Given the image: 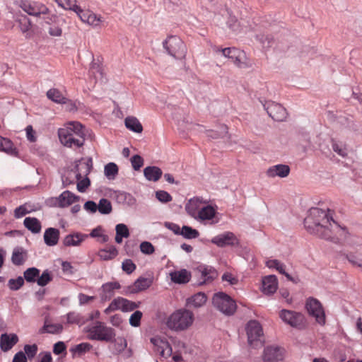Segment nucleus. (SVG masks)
<instances>
[{"label": "nucleus", "mask_w": 362, "mask_h": 362, "mask_svg": "<svg viewBox=\"0 0 362 362\" xmlns=\"http://www.w3.org/2000/svg\"><path fill=\"white\" fill-rule=\"evenodd\" d=\"M333 211L327 209L312 208L308 216L304 219L307 230L322 238L334 243H340L350 246L361 245V239L350 234L346 227L341 226L333 219Z\"/></svg>", "instance_id": "obj_1"}, {"label": "nucleus", "mask_w": 362, "mask_h": 362, "mask_svg": "<svg viewBox=\"0 0 362 362\" xmlns=\"http://www.w3.org/2000/svg\"><path fill=\"white\" fill-rule=\"evenodd\" d=\"M58 136L64 146L80 148L85 142V127L78 122H71L59 129Z\"/></svg>", "instance_id": "obj_2"}, {"label": "nucleus", "mask_w": 362, "mask_h": 362, "mask_svg": "<svg viewBox=\"0 0 362 362\" xmlns=\"http://www.w3.org/2000/svg\"><path fill=\"white\" fill-rule=\"evenodd\" d=\"M87 334V338L90 340L112 342L115 338V329L107 327L100 321H95L92 325L86 326L83 329Z\"/></svg>", "instance_id": "obj_3"}, {"label": "nucleus", "mask_w": 362, "mask_h": 362, "mask_svg": "<svg viewBox=\"0 0 362 362\" xmlns=\"http://www.w3.org/2000/svg\"><path fill=\"white\" fill-rule=\"evenodd\" d=\"M194 321L192 312L186 309H180L173 312L168 318V327L175 331H182L191 326Z\"/></svg>", "instance_id": "obj_4"}, {"label": "nucleus", "mask_w": 362, "mask_h": 362, "mask_svg": "<svg viewBox=\"0 0 362 362\" xmlns=\"http://www.w3.org/2000/svg\"><path fill=\"white\" fill-rule=\"evenodd\" d=\"M247 342L250 347L259 349L264 346V337L262 327L257 320H250L246 325Z\"/></svg>", "instance_id": "obj_5"}, {"label": "nucleus", "mask_w": 362, "mask_h": 362, "mask_svg": "<svg viewBox=\"0 0 362 362\" xmlns=\"http://www.w3.org/2000/svg\"><path fill=\"white\" fill-rule=\"evenodd\" d=\"M214 306L226 315L235 313L237 306L235 302L227 294L223 292L215 293L212 298Z\"/></svg>", "instance_id": "obj_6"}, {"label": "nucleus", "mask_w": 362, "mask_h": 362, "mask_svg": "<svg viewBox=\"0 0 362 362\" xmlns=\"http://www.w3.org/2000/svg\"><path fill=\"white\" fill-rule=\"evenodd\" d=\"M163 47L168 53L177 59H184L187 54V47L184 42L177 36L173 35L163 42Z\"/></svg>", "instance_id": "obj_7"}, {"label": "nucleus", "mask_w": 362, "mask_h": 362, "mask_svg": "<svg viewBox=\"0 0 362 362\" xmlns=\"http://www.w3.org/2000/svg\"><path fill=\"white\" fill-rule=\"evenodd\" d=\"M280 318L286 324L298 329H305L306 327V320L300 313L282 310L279 314Z\"/></svg>", "instance_id": "obj_8"}, {"label": "nucleus", "mask_w": 362, "mask_h": 362, "mask_svg": "<svg viewBox=\"0 0 362 362\" xmlns=\"http://www.w3.org/2000/svg\"><path fill=\"white\" fill-rule=\"evenodd\" d=\"M305 308L310 315L315 318L316 322L320 325L325 324V314L321 303L314 298H309L305 303Z\"/></svg>", "instance_id": "obj_9"}, {"label": "nucleus", "mask_w": 362, "mask_h": 362, "mask_svg": "<svg viewBox=\"0 0 362 362\" xmlns=\"http://www.w3.org/2000/svg\"><path fill=\"white\" fill-rule=\"evenodd\" d=\"M264 107L269 117L277 122H282L287 117L286 110L279 103L268 101L264 104Z\"/></svg>", "instance_id": "obj_10"}, {"label": "nucleus", "mask_w": 362, "mask_h": 362, "mask_svg": "<svg viewBox=\"0 0 362 362\" xmlns=\"http://www.w3.org/2000/svg\"><path fill=\"white\" fill-rule=\"evenodd\" d=\"M20 7L28 15L35 17H39L41 14H47L49 12V9L45 5L35 1H21Z\"/></svg>", "instance_id": "obj_11"}, {"label": "nucleus", "mask_w": 362, "mask_h": 362, "mask_svg": "<svg viewBox=\"0 0 362 362\" xmlns=\"http://www.w3.org/2000/svg\"><path fill=\"white\" fill-rule=\"evenodd\" d=\"M211 242L219 247L226 246H238L240 244L239 240L233 232L226 231L214 236Z\"/></svg>", "instance_id": "obj_12"}, {"label": "nucleus", "mask_w": 362, "mask_h": 362, "mask_svg": "<svg viewBox=\"0 0 362 362\" xmlns=\"http://www.w3.org/2000/svg\"><path fill=\"white\" fill-rule=\"evenodd\" d=\"M284 349L277 346L264 348L262 356L264 362H279L284 359Z\"/></svg>", "instance_id": "obj_13"}, {"label": "nucleus", "mask_w": 362, "mask_h": 362, "mask_svg": "<svg viewBox=\"0 0 362 362\" xmlns=\"http://www.w3.org/2000/svg\"><path fill=\"white\" fill-rule=\"evenodd\" d=\"M74 12L83 23L90 25L94 27L98 26L102 21L100 16H98L95 13L89 10H83L79 6Z\"/></svg>", "instance_id": "obj_14"}, {"label": "nucleus", "mask_w": 362, "mask_h": 362, "mask_svg": "<svg viewBox=\"0 0 362 362\" xmlns=\"http://www.w3.org/2000/svg\"><path fill=\"white\" fill-rule=\"evenodd\" d=\"M197 270L201 276V280L199 281V285L210 283L218 276L217 271L211 266L199 265Z\"/></svg>", "instance_id": "obj_15"}, {"label": "nucleus", "mask_w": 362, "mask_h": 362, "mask_svg": "<svg viewBox=\"0 0 362 362\" xmlns=\"http://www.w3.org/2000/svg\"><path fill=\"white\" fill-rule=\"evenodd\" d=\"M93 168V160L91 158H81L78 160L74 170L76 173V180L82 178V176L88 177Z\"/></svg>", "instance_id": "obj_16"}, {"label": "nucleus", "mask_w": 362, "mask_h": 362, "mask_svg": "<svg viewBox=\"0 0 362 362\" xmlns=\"http://www.w3.org/2000/svg\"><path fill=\"white\" fill-rule=\"evenodd\" d=\"M151 342L153 344L155 351L165 358H168L172 355L173 350L169 343L160 337H153Z\"/></svg>", "instance_id": "obj_17"}, {"label": "nucleus", "mask_w": 362, "mask_h": 362, "mask_svg": "<svg viewBox=\"0 0 362 362\" xmlns=\"http://www.w3.org/2000/svg\"><path fill=\"white\" fill-rule=\"evenodd\" d=\"M112 303L116 310H120L122 312H130L139 307V303L122 297L115 298Z\"/></svg>", "instance_id": "obj_18"}, {"label": "nucleus", "mask_w": 362, "mask_h": 362, "mask_svg": "<svg viewBox=\"0 0 362 362\" xmlns=\"http://www.w3.org/2000/svg\"><path fill=\"white\" fill-rule=\"evenodd\" d=\"M169 275L171 281L176 284H187L192 277L191 272L186 269L170 272Z\"/></svg>", "instance_id": "obj_19"}, {"label": "nucleus", "mask_w": 362, "mask_h": 362, "mask_svg": "<svg viewBox=\"0 0 362 362\" xmlns=\"http://www.w3.org/2000/svg\"><path fill=\"white\" fill-rule=\"evenodd\" d=\"M278 288V280L275 275H268L262 279V291L266 295L274 293Z\"/></svg>", "instance_id": "obj_20"}, {"label": "nucleus", "mask_w": 362, "mask_h": 362, "mask_svg": "<svg viewBox=\"0 0 362 362\" xmlns=\"http://www.w3.org/2000/svg\"><path fill=\"white\" fill-rule=\"evenodd\" d=\"M153 277L146 278L140 276L134 283L133 285L129 287V291L131 293H136L148 288L153 284Z\"/></svg>", "instance_id": "obj_21"}, {"label": "nucleus", "mask_w": 362, "mask_h": 362, "mask_svg": "<svg viewBox=\"0 0 362 362\" xmlns=\"http://www.w3.org/2000/svg\"><path fill=\"white\" fill-rule=\"evenodd\" d=\"M290 168L287 165L278 164L269 168L266 172L269 177H286L289 175Z\"/></svg>", "instance_id": "obj_22"}, {"label": "nucleus", "mask_w": 362, "mask_h": 362, "mask_svg": "<svg viewBox=\"0 0 362 362\" xmlns=\"http://www.w3.org/2000/svg\"><path fill=\"white\" fill-rule=\"evenodd\" d=\"M88 235L81 233H70L64 237L63 239V245L66 247L78 246L83 242Z\"/></svg>", "instance_id": "obj_23"}, {"label": "nucleus", "mask_w": 362, "mask_h": 362, "mask_svg": "<svg viewBox=\"0 0 362 362\" xmlns=\"http://www.w3.org/2000/svg\"><path fill=\"white\" fill-rule=\"evenodd\" d=\"M206 300V295L203 292H198L187 299L186 306L189 308H199L204 305Z\"/></svg>", "instance_id": "obj_24"}, {"label": "nucleus", "mask_w": 362, "mask_h": 362, "mask_svg": "<svg viewBox=\"0 0 362 362\" xmlns=\"http://www.w3.org/2000/svg\"><path fill=\"white\" fill-rule=\"evenodd\" d=\"M79 199L78 196H76L71 192L66 190L63 192L57 198L58 206L59 207H66Z\"/></svg>", "instance_id": "obj_25"}, {"label": "nucleus", "mask_w": 362, "mask_h": 362, "mask_svg": "<svg viewBox=\"0 0 362 362\" xmlns=\"http://www.w3.org/2000/svg\"><path fill=\"white\" fill-rule=\"evenodd\" d=\"M59 230L55 228H48L44 233V241L47 246H54L59 239Z\"/></svg>", "instance_id": "obj_26"}, {"label": "nucleus", "mask_w": 362, "mask_h": 362, "mask_svg": "<svg viewBox=\"0 0 362 362\" xmlns=\"http://www.w3.org/2000/svg\"><path fill=\"white\" fill-rule=\"evenodd\" d=\"M28 258V252L22 247H16L13 249L11 255V262L16 266L23 265Z\"/></svg>", "instance_id": "obj_27"}, {"label": "nucleus", "mask_w": 362, "mask_h": 362, "mask_svg": "<svg viewBox=\"0 0 362 362\" xmlns=\"http://www.w3.org/2000/svg\"><path fill=\"white\" fill-rule=\"evenodd\" d=\"M18 341V337L16 334H2L1 336V349L4 351H7L12 349Z\"/></svg>", "instance_id": "obj_28"}, {"label": "nucleus", "mask_w": 362, "mask_h": 362, "mask_svg": "<svg viewBox=\"0 0 362 362\" xmlns=\"http://www.w3.org/2000/svg\"><path fill=\"white\" fill-rule=\"evenodd\" d=\"M202 200L198 197L190 199L185 205L187 213L192 217L197 218V215L201 209Z\"/></svg>", "instance_id": "obj_29"}, {"label": "nucleus", "mask_w": 362, "mask_h": 362, "mask_svg": "<svg viewBox=\"0 0 362 362\" xmlns=\"http://www.w3.org/2000/svg\"><path fill=\"white\" fill-rule=\"evenodd\" d=\"M120 288L121 286L117 281L107 282L103 284L102 289L103 293L101 295L102 300H106L110 299L114 295V291Z\"/></svg>", "instance_id": "obj_30"}, {"label": "nucleus", "mask_w": 362, "mask_h": 362, "mask_svg": "<svg viewBox=\"0 0 362 362\" xmlns=\"http://www.w3.org/2000/svg\"><path fill=\"white\" fill-rule=\"evenodd\" d=\"M161 169L157 166H148L144 169V175L148 181H158L162 176Z\"/></svg>", "instance_id": "obj_31"}, {"label": "nucleus", "mask_w": 362, "mask_h": 362, "mask_svg": "<svg viewBox=\"0 0 362 362\" xmlns=\"http://www.w3.org/2000/svg\"><path fill=\"white\" fill-rule=\"evenodd\" d=\"M118 255V250L114 245H110L106 248L98 250V255L100 259L104 261L111 260Z\"/></svg>", "instance_id": "obj_32"}, {"label": "nucleus", "mask_w": 362, "mask_h": 362, "mask_svg": "<svg viewBox=\"0 0 362 362\" xmlns=\"http://www.w3.org/2000/svg\"><path fill=\"white\" fill-rule=\"evenodd\" d=\"M65 317L66 319V323L69 325L75 324L78 326H82L86 322H88V320L86 317H85L81 313L74 312V311L68 313L65 315Z\"/></svg>", "instance_id": "obj_33"}, {"label": "nucleus", "mask_w": 362, "mask_h": 362, "mask_svg": "<svg viewBox=\"0 0 362 362\" xmlns=\"http://www.w3.org/2000/svg\"><path fill=\"white\" fill-rule=\"evenodd\" d=\"M23 224L33 233H39L42 228L41 223L35 217H26L24 219Z\"/></svg>", "instance_id": "obj_34"}, {"label": "nucleus", "mask_w": 362, "mask_h": 362, "mask_svg": "<svg viewBox=\"0 0 362 362\" xmlns=\"http://www.w3.org/2000/svg\"><path fill=\"white\" fill-rule=\"evenodd\" d=\"M215 209L211 206L208 205L200 209L199 214L197 215L196 219H199L201 221H210L215 217Z\"/></svg>", "instance_id": "obj_35"}, {"label": "nucleus", "mask_w": 362, "mask_h": 362, "mask_svg": "<svg viewBox=\"0 0 362 362\" xmlns=\"http://www.w3.org/2000/svg\"><path fill=\"white\" fill-rule=\"evenodd\" d=\"M125 127L132 132L141 133L143 127L139 119L133 116H129L124 119Z\"/></svg>", "instance_id": "obj_36"}, {"label": "nucleus", "mask_w": 362, "mask_h": 362, "mask_svg": "<svg viewBox=\"0 0 362 362\" xmlns=\"http://www.w3.org/2000/svg\"><path fill=\"white\" fill-rule=\"evenodd\" d=\"M47 97L52 101L58 104H66L68 98L64 97L61 91L57 88H51L47 92Z\"/></svg>", "instance_id": "obj_37"}, {"label": "nucleus", "mask_w": 362, "mask_h": 362, "mask_svg": "<svg viewBox=\"0 0 362 362\" xmlns=\"http://www.w3.org/2000/svg\"><path fill=\"white\" fill-rule=\"evenodd\" d=\"M0 151L6 152L11 156H16L18 151L13 147L12 142L0 136Z\"/></svg>", "instance_id": "obj_38"}, {"label": "nucleus", "mask_w": 362, "mask_h": 362, "mask_svg": "<svg viewBox=\"0 0 362 362\" xmlns=\"http://www.w3.org/2000/svg\"><path fill=\"white\" fill-rule=\"evenodd\" d=\"M233 54L230 59L235 66L241 69L247 67V64L244 62L245 59V54L243 51L238 49L233 51Z\"/></svg>", "instance_id": "obj_39"}, {"label": "nucleus", "mask_w": 362, "mask_h": 362, "mask_svg": "<svg viewBox=\"0 0 362 362\" xmlns=\"http://www.w3.org/2000/svg\"><path fill=\"white\" fill-rule=\"evenodd\" d=\"M103 69L100 64L95 62L93 59L90 65L89 76L97 81L99 78H103Z\"/></svg>", "instance_id": "obj_40"}, {"label": "nucleus", "mask_w": 362, "mask_h": 362, "mask_svg": "<svg viewBox=\"0 0 362 362\" xmlns=\"http://www.w3.org/2000/svg\"><path fill=\"white\" fill-rule=\"evenodd\" d=\"M40 269L36 267H30L24 271L23 279L29 283L37 282L40 274Z\"/></svg>", "instance_id": "obj_41"}, {"label": "nucleus", "mask_w": 362, "mask_h": 362, "mask_svg": "<svg viewBox=\"0 0 362 362\" xmlns=\"http://www.w3.org/2000/svg\"><path fill=\"white\" fill-rule=\"evenodd\" d=\"M75 180H76V173L74 169L66 170L62 175V185L64 187L74 184Z\"/></svg>", "instance_id": "obj_42"}, {"label": "nucleus", "mask_w": 362, "mask_h": 362, "mask_svg": "<svg viewBox=\"0 0 362 362\" xmlns=\"http://www.w3.org/2000/svg\"><path fill=\"white\" fill-rule=\"evenodd\" d=\"M63 330V326L61 324H44L40 329V333L58 334Z\"/></svg>", "instance_id": "obj_43"}, {"label": "nucleus", "mask_w": 362, "mask_h": 362, "mask_svg": "<svg viewBox=\"0 0 362 362\" xmlns=\"http://www.w3.org/2000/svg\"><path fill=\"white\" fill-rule=\"evenodd\" d=\"M98 210L101 214H110L112 211L111 202L105 198L100 199L98 204Z\"/></svg>", "instance_id": "obj_44"}, {"label": "nucleus", "mask_w": 362, "mask_h": 362, "mask_svg": "<svg viewBox=\"0 0 362 362\" xmlns=\"http://www.w3.org/2000/svg\"><path fill=\"white\" fill-rule=\"evenodd\" d=\"M92 348L93 346L90 343L83 342L71 347L70 351L73 354H77L78 356H81L89 351Z\"/></svg>", "instance_id": "obj_45"}, {"label": "nucleus", "mask_w": 362, "mask_h": 362, "mask_svg": "<svg viewBox=\"0 0 362 362\" xmlns=\"http://www.w3.org/2000/svg\"><path fill=\"white\" fill-rule=\"evenodd\" d=\"M105 175L109 180H114L118 174V167L115 163H107L104 168Z\"/></svg>", "instance_id": "obj_46"}, {"label": "nucleus", "mask_w": 362, "mask_h": 362, "mask_svg": "<svg viewBox=\"0 0 362 362\" xmlns=\"http://www.w3.org/2000/svg\"><path fill=\"white\" fill-rule=\"evenodd\" d=\"M180 233L181 235L186 239H194L199 235V233L197 230L188 226H183Z\"/></svg>", "instance_id": "obj_47"}, {"label": "nucleus", "mask_w": 362, "mask_h": 362, "mask_svg": "<svg viewBox=\"0 0 362 362\" xmlns=\"http://www.w3.org/2000/svg\"><path fill=\"white\" fill-rule=\"evenodd\" d=\"M19 28L23 33H26L30 30L32 23L29 18L25 15H21L17 19Z\"/></svg>", "instance_id": "obj_48"}, {"label": "nucleus", "mask_w": 362, "mask_h": 362, "mask_svg": "<svg viewBox=\"0 0 362 362\" xmlns=\"http://www.w3.org/2000/svg\"><path fill=\"white\" fill-rule=\"evenodd\" d=\"M33 210L34 209L30 207V205L26 203L16 208L14 210V216L16 218H20L32 212Z\"/></svg>", "instance_id": "obj_49"}, {"label": "nucleus", "mask_w": 362, "mask_h": 362, "mask_svg": "<svg viewBox=\"0 0 362 362\" xmlns=\"http://www.w3.org/2000/svg\"><path fill=\"white\" fill-rule=\"evenodd\" d=\"M59 6L75 11L78 6L76 4V0H54Z\"/></svg>", "instance_id": "obj_50"}, {"label": "nucleus", "mask_w": 362, "mask_h": 362, "mask_svg": "<svg viewBox=\"0 0 362 362\" xmlns=\"http://www.w3.org/2000/svg\"><path fill=\"white\" fill-rule=\"evenodd\" d=\"M266 266L270 269H276L280 274L284 273L285 264L278 259H269L266 262Z\"/></svg>", "instance_id": "obj_51"}, {"label": "nucleus", "mask_w": 362, "mask_h": 362, "mask_svg": "<svg viewBox=\"0 0 362 362\" xmlns=\"http://www.w3.org/2000/svg\"><path fill=\"white\" fill-rule=\"evenodd\" d=\"M52 280V276L48 269L43 271L42 274L37 278V284L40 286H45Z\"/></svg>", "instance_id": "obj_52"}, {"label": "nucleus", "mask_w": 362, "mask_h": 362, "mask_svg": "<svg viewBox=\"0 0 362 362\" xmlns=\"http://www.w3.org/2000/svg\"><path fill=\"white\" fill-rule=\"evenodd\" d=\"M346 259L355 267L362 268V259L352 252L345 255Z\"/></svg>", "instance_id": "obj_53"}, {"label": "nucleus", "mask_w": 362, "mask_h": 362, "mask_svg": "<svg viewBox=\"0 0 362 362\" xmlns=\"http://www.w3.org/2000/svg\"><path fill=\"white\" fill-rule=\"evenodd\" d=\"M24 281L22 276H18L16 279H11L8 281V286L12 291H17L23 286Z\"/></svg>", "instance_id": "obj_54"}, {"label": "nucleus", "mask_w": 362, "mask_h": 362, "mask_svg": "<svg viewBox=\"0 0 362 362\" xmlns=\"http://www.w3.org/2000/svg\"><path fill=\"white\" fill-rule=\"evenodd\" d=\"M136 268V264L130 259H126L122 262V269L127 274H130L135 271Z\"/></svg>", "instance_id": "obj_55"}, {"label": "nucleus", "mask_w": 362, "mask_h": 362, "mask_svg": "<svg viewBox=\"0 0 362 362\" xmlns=\"http://www.w3.org/2000/svg\"><path fill=\"white\" fill-rule=\"evenodd\" d=\"M142 315L143 314L141 311L136 310L130 316L129 324L134 327H139L141 324Z\"/></svg>", "instance_id": "obj_56"}, {"label": "nucleus", "mask_w": 362, "mask_h": 362, "mask_svg": "<svg viewBox=\"0 0 362 362\" xmlns=\"http://www.w3.org/2000/svg\"><path fill=\"white\" fill-rule=\"evenodd\" d=\"M156 197L162 203H168L172 201V196L166 191L159 190L156 192Z\"/></svg>", "instance_id": "obj_57"}, {"label": "nucleus", "mask_w": 362, "mask_h": 362, "mask_svg": "<svg viewBox=\"0 0 362 362\" xmlns=\"http://www.w3.org/2000/svg\"><path fill=\"white\" fill-rule=\"evenodd\" d=\"M37 346L34 344L32 345L26 344L24 346L25 354L29 359L34 358L37 352Z\"/></svg>", "instance_id": "obj_58"}, {"label": "nucleus", "mask_w": 362, "mask_h": 362, "mask_svg": "<svg viewBox=\"0 0 362 362\" xmlns=\"http://www.w3.org/2000/svg\"><path fill=\"white\" fill-rule=\"evenodd\" d=\"M116 233L123 238H128L130 235L128 227L124 223H118L115 226Z\"/></svg>", "instance_id": "obj_59"}, {"label": "nucleus", "mask_w": 362, "mask_h": 362, "mask_svg": "<svg viewBox=\"0 0 362 362\" xmlns=\"http://www.w3.org/2000/svg\"><path fill=\"white\" fill-rule=\"evenodd\" d=\"M140 250L145 255H151L155 252V248L150 242L144 241L140 244Z\"/></svg>", "instance_id": "obj_60"}, {"label": "nucleus", "mask_w": 362, "mask_h": 362, "mask_svg": "<svg viewBox=\"0 0 362 362\" xmlns=\"http://www.w3.org/2000/svg\"><path fill=\"white\" fill-rule=\"evenodd\" d=\"M90 181L88 177L80 179L77 182V189L80 192H85L87 188L90 186Z\"/></svg>", "instance_id": "obj_61"}, {"label": "nucleus", "mask_w": 362, "mask_h": 362, "mask_svg": "<svg viewBox=\"0 0 362 362\" xmlns=\"http://www.w3.org/2000/svg\"><path fill=\"white\" fill-rule=\"evenodd\" d=\"M118 197L123 199L129 206H133L136 203V199L127 192H119Z\"/></svg>", "instance_id": "obj_62"}, {"label": "nucleus", "mask_w": 362, "mask_h": 362, "mask_svg": "<svg viewBox=\"0 0 362 362\" xmlns=\"http://www.w3.org/2000/svg\"><path fill=\"white\" fill-rule=\"evenodd\" d=\"M131 163L135 170H139L144 164V159L139 155H134L131 158Z\"/></svg>", "instance_id": "obj_63"}, {"label": "nucleus", "mask_w": 362, "mask_h": 362, "mask_svg": "<svg viewBox=\"0 0 362 362\" xmlns=\"http://www.w3.org/2000/svg\"><path fill=\"white\" fill-rule=\"evenodd\" d=\"M332 146L334 151L341 157H345L347 155L346 149L342 144H338L336 141L332 140Z\"/></svg>", "instance_id": "obj_64"}]
</instances>
